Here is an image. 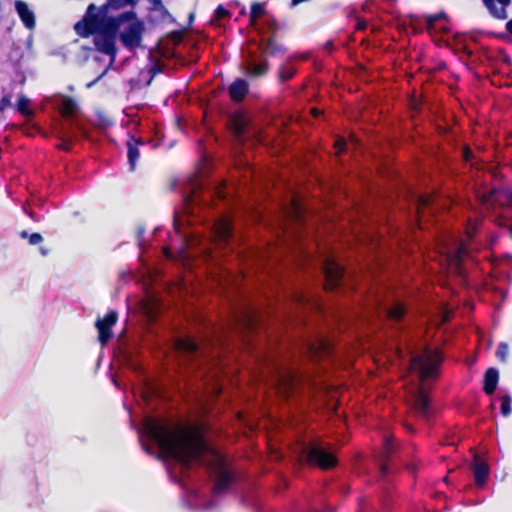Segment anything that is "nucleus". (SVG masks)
I'll use <instances>...</instances> for the list:
<instances>
[{
	"label": "nucleus",
	"mask_w": 512,
	"mask_h": 512,
	"mask_svg": "<svg viewBox=\"0 0 512 512\" xmlns=\"http://www.w3.org/2000/svg\"><path fill=\"white\" fill-rule=\"evenodd\" d=\"M232 325L241 331H251L258 325V316L254 309L244 307L233 313Z\"/></svg>",
	"instance_id": "obj_13"
},
{
	"label": "nucleus",
	"mask_w": 512,
	"mask_h": 512,
	"mask_svg": "<svg viewBox=\"0 0 512 512\" xmlns=\"http://www.w3.org/2000/svg\"><path fill=\"white\" fill-rule=\"evenodd\" d=\"M126 23V27L120 31L117 38L126 49L134 50L141 43L144 23L137 18Z\"/></svg>",
	"instance_id": "obj_10"
},
{
	"label": "nucleus",
	"mask_w": 512,
	"mask_h": 512,
	"mask_svg": "<svg viewBox=\"0 0 512 512\" xmlns=\"http://www.w3.org/2000/svg\"><path fill=\"white\" fill-rule=\"evenodd\" d=\"M49 102L67 122L66 124L59 123L58 134L62 141L59 148L69 151L72 142L76 139V131L85 133L84 125L77 117L80 110L79 105L73 98L63 94L51 96Z\"/></svg>",
	"instance_id": "obj_5"
},
{
	"label": "nucleus",
	"mask_w": 512,
	"mask_h": 512,
	"mask_svg": "<svg viewBox=\"0 0 512 512\" xmlns=\"http://www.w3.org/2000/svg\"><path fill=\"white\" fill-rule=\"evenodd\" d=\"M366 27H367V22L365 20H361V19L357 20L356 28L358 30H365Z\"/></svg>",
	"instance_id": "obj_45"
},
{
	"label": "nucleus",
	"mask_w": 512,
	"mask_h": 512,
	"mask_svg": "<svg viewBox=\"0 0 512 512\" xmlns=\"http://www.w3.org/2000/svg\"><path fill=\"white\" fill-rule=\"evenodd\" d=\"M319 349L323 350V352H328V350H329L328 343L325 342V341H321L320 344H319Z\"/></svg>",
	"instance_id": "obj_46"
},
{
	"label": "nucleus",
	"mask_w": 512,
	"mask_h": 512,
	"mask_svg": "<svg viewBox=\"0 0 512 512\" xmlns=\"http://www.w3.org/2000/svg\"><path fill=\"white\" fill-rule=\"evenodd\" d=\"M265 14V8L262 3H253L250 9V23L253 27H256L258 25V19L260 17H264Z\"/></svg>",
	"instance_id": "obj_31"
},
{
	"label": "nucleus",
	"mask_w": 512,
	"mask_h": 512,
	"mask_svg": "<svg viewBox=\"0 0 512 512\" xmlns=\"http://www.w3.org/2000/svg\"><path fill=\"white\" fill-rule=\"evenodd\" d=\"M336 144L339 153H343L346 150V142L343 139H338Z\"/></svg>",
	"instance_id": "obj_43"
},
{
	"label": "nucleus",
	"mask_w": 512,
	"mask_h": 512,
	"mask_svg": "<svg viewBox=\"0 0 512 512\" xmlns=\"http://www.w3.org/2000/svg\"><path fill=\"white\" fill-rule=\"evenodd\" d=\"M464 51L467 55L471 56L472 55V52L466 47L464 46Z\"/></svg>",
	"instance_id": "obj_58"
},
{
	"label": "nucleus",
	"mask_w": 512,
	"mask_h": 512,
	"mask_svg": "<svg viewBox=\"0 0 512 512\" xmlns=\"http://www.w3.org/2000/svg\"><path fill=\"white\" fill-rule=\"evenodd\" d=\"M454 255V259L458 262L461 261V259L467 254V247L461 243L458 245V247L456 248V250L453 252Z\"/></svg>",
	"instance_id": "obj_39"
},
{
	"label": "nucleus",
	"mask_w": 512,
	"mask_h": 512,
	"mask_svg": "<svg viewBox=\"0 0 512 512\" xmlns=\"http://www.w3.org/2000/svg\"><path fill=\"white\" fill-rule=\"evenodd\" d=\"M160 231V226H156L153 230V234H157Z\"/></svg>",
	"instance_id": "obj_60"
},
{
	"label": "nucleus",
	"mask_w": 512,
	"mask_h": 512,
	"mask_svg": "<svg viewBox=\"0 0 512 512\" xmlns=\"http://www.w3.org/2000/svg\"><path fill=\"white\" fill-rule=\"evenodd\" d=\"M135 19L136 12L134 10L124 11L117 16H112L97 22V32L117 38L120 33V27L126 22Z\"/></svg>",
	"instance_id": "obj_8"
},
{
	"label": "nucleus",
	"mask_w": 512,
	"mask_h": 512,
	"mask_svg": "<svg viewBox=\"0 0 512 512\" xmlns=\"http://www.w3.org/2000/svg\"><path fill=\"white\" fill-rule=\"evenodd\" d=\"M103 76V74H101L100 76H98L95 80H93L92 82L88 83L87 84V87L90 88L92 87L96 82H98L100 80V78Z\"/></svg>",
	"instance_id": "obj_52"
},
{
	"label": "nucleus",
	"mask_w": 512,
	"mask_h": 512,
	"mask_svg": "<svg viewBox=\"0 0 512 512\" xmlns=\"http://www.w3.org/2000/svg\"><path fill=\"white\" fill-rule=\"evenodd\" d=\"M139 145H144V142L141 139L135 138L134 136L129 137V139L126 141L129 171L131 172L135 170L137 160L140 156L138 149Z\"/></svg>",
	"instance_id": "obj_21"
},
{
	"label": "nucleus",
	"mask_w": 512,
	"mask_h": 512,
	"mask_svg": "<svg viewBox=\"0 0 512 512\" xmlns=\"http://www.w3.org/2000/svg\"><path fill=\"white\" fill-rule=\"evenodd\" d=\"M441 357L436 351L425 350L421 354L412 355L409 359V370L416 374L419 384L414 392V405L417 411L424 417L431 415L430 398L422 387L425 379L436 376Z\"/></svg>",
	"instance_id": "obj_4"
},
{
	"label": "nucleus",
	"mask_w": 512,
	"mask_h": 512,
	"mask_svg": "<svg viewBox=\"0 0 512 512\" xmlns=\"http://www.w3.org/2000/svg\"><path fill=\"white\" fill-rule=\"evenodd\" d=\"M499 381V372L496 368H489L486 370L484 375V385L483 390L487 395H492Z\"/></svg>",
	"instance_id": "obj_23"
},
{
	"label": "nucleus",
	"mask_w": 512,
	"mask_h": 512,
	"mask_svg": "<svg viewBox=\"0 0 512 512\" xmlns=\"http://www.w3.org/2000/svg\"><path fill=\"white\" fill-rule=\"evenodd\" d=\"M294 57H289L285 63H283L278 70V77L280 82L284 83L293 78L296 74V69L293 66Z\"/></svg>",
	"instance_id": "obj_25"
},
{
	"label": "nucleus",
	"mask_w": 512,
	"mask_h": 512,
	"mask_svg": "<svg viewBox=\"0 0 512 512\" xmlns=\"http://www.w3.org/2000/svg\"><path fill=\"white\" fill-rule=\"evenodd\" d=\"M155 49L156 50H159L160 49V38L156 40L155 42Z\"/></svg>",
	"instance_id": "obj_56"
},
{
	"label": "nucleus",
	"mask_w": 512,
	"mask_h": 512,
	"mask_svg": "<svg viewBox=\"0 0 512 512\" xmlns=\"http://www.w3.org/2000/svg\"><path fill=\"white\" fill-rule=\"evenodd\" d=\"M30 99L25 95H20L16 103V110L24 116L30 115L29 109Z\"/></svg>",
	"instance_id": "obj_35"
},
{
	"label": "nucleus",
	"mask_w": 512,
	"mask_h": 512,
	"mask_svg": "<svg viewBox=\"0 0 512 512\" xmlns=\"http://www.w3.org/2000/svg\"><path fill=\"white\" fill-rule=\"evenodd\" d=\"M153 6L155 10L160 9V0H152Z\"/></svg>",
	"instance_id": "obj_51"
},
{
	"label": "nucleus",
	"mask_w": 512,
	"mask_h": 512,
	"mask_svg": "<svg viewBox=\"0 0 512 512\" xmlns=\"http://www.w3.org/2000/svg\"><path fill=\"white\" fill-rule=\"evenodd\" d=\"M28 215L31 217V218H34V214L32 212H29Z\"/></svg>",
	"instance_id": "obj_64"
},
{
	"label": "nucleus",
	"mask_w": 512,
	"mask_h": 512,
	"mask_svg": "<svg viewBox=\"0 0 512 512\" xmlns=\"http://www.w3.org/2000/svg\"><path fill=\"white\" fill-rule=\"evenodd\" d=\"M40 252L42 255L46 256L48 254V249L42 247V248H40Z\"/></svg>",
	"instance_id": "obj_55"
},
{
	"label": "nucleus",
	"mask_w": 512,
	"mask_h": 512,
	"mask_svg": "<svg viewBox=\"0 0 512 512\" xmlns=\"http://www.w3.org/2000/svg\"><path fill=\"white\" fill-rule=\"evenodd\" d=\"M182 443L183 457L180 469L183 477L196 481L194 472L202 473L213 480L210 491L213 494L225 492L233 481L225 458L204 439L199 432H185Z\"/></svg>",
	"instance_id": "obj_2"
},
{
	"label": "nucleus",
	"mask_w": 512,
	"mask_h": 512,
	"mask_svg": "<svg viewBox=\"0 0 512 512\" xmlns=\"http://www.w3.org/2000/svg\"><path fill=\"white\" fill-rule=\"evenodd\" d=\"M506 30L512 34V19L506 23Z\"/></svg>",
	"instance_id": "obj_49"
},
{
	"label": "nucleus",
	"mask_w": 512,
	"mask_h": 512,
	"mask_svg": "<svg viewBox=\"0 0 512 512\" xmlns=\"http://www.w3.org/2000/svg\"><path fill=\"white\" fill-rule=\"evenodd\" d=\"M397 449L393 436L385 434L383 437V448L377 457L379 474L384 477L389 473V459Z\"/></svg>",
	"instance_id": "obj_14"
},
{
	"label": "nucleus",
	"mask_w": 512,
	"mask_h": 512,
	"mask_svg": "<svg viewBox=\"0 0 512 512\" xmlns=\"http://www.w3.org/2000/svg\"><path fill=\"white\" fill-rule=\"evenodd\" d=\"M128 274L125 273V272H122L120 275H119V281H126V279L128 278Z\"/></svg>",
	"instance_id": "obj_50"
},
{
	"label": "nucleus",
	"mask_w": 512,
	"mask_h": 512,
	"mask_svg": "<svg viewBox=\"0 0 512 512\" xmlns=\"http://www.w3.org/2000/svg\"><path fill=\"white\" fill-rule=\"evenodd\" d=\"M509 353V346L505 342H501L497 348L496 356L502 361L505 362L507 360V356Z\"/></svg>",
	"instance_id": "obj_38"
},
{
	"label": "nucleus",
	"mask_w": 512,
	"mask_h": 512,
	"mask_svg": "<svg viewBox=\"0 0 512 512\" xmlns=\"http://www.w3.org/2000/svg\"><path fill=\"white\" fill-rule=\"evenodd\" d=\"M249 90L248 82L245 79L237 78L228 87L231 99L235 102H241L247 95Z\"/></svg>",
	"instance_id": "obj_22"
},
{
	"label": "nucleus",
	"mask_w": 512,
	"mask_h": 512,
	"mask_svg": "<svg viewBox=\"0 0 512 512\" xmlns=\"http://www.w3.org/2000/svg\"><path fill=\"white\" fill-rule=\"evenodd\" d=\"M139 0H109L112 10H119L126 6H135Z\"/></svg>",
	"instance_id": "obj_36"
},
{
	"label": "nucleus",
	"mask_w": 512,
	"mask_h": 512,
	"mask_svg": "<svg viewBox=\"0 0 512 512\" xmlns=\"http://www.w3.org/2000/svg\"><path fill=\"white\" fill-rule=\"evenodd\" d=\"M20 236H21L22 238H28V239H29L30 234H29L27 231H25V230H24V231H22V232L20 233Z\"/></svg>",
	"instance_id": "obj_53"
},
{
	"label": "nucleus",
	"mask_w": 512,
	"mask_h": 512,
	"mask_svg": "<svg viewBox=\"0 0 512 512\" xmlns=\"http://www.w3.org/2000/svg\"><path fill=\"white\" fill-rule=\"evenodd\" d=\"M161 397H162V401L164 400V389L162 388V394H161Z\"/></svg>",
	"instance_id": "obj_63"
},
{
	"label": "nucleus",
	"mask_w": 512,
	"mask_h": 512,
	"mask_svg": "<svg viewBox=\"0 0 512 512\" xmlns=\"http://www.w3.org/2000/svg\"><path fill=\"white\" fill-rule=\"evenodd\" d=\"M180 349L191 356L197 355L199 350L198 343L192 338H186L179 342Z\"/></svg>",
	"instance_id": "obj_30"
},
{
	"label": "nucleus",
	"mask_w": 512,
	"mask_h": 512,
	"mask_svg": "<svg viewBox=\"0 0 512 512\" xmlns=\"http://www.w3.org/2000/svg\"><path fill=\"white\" fill-rule=\"evenodd\" d=\"M212 507H213V503L211 501H209L207 504L203 505L204 509H211Z\"/></svg>",
	"instance_id": "obj_54"
},
{
	"label": "nucleus",
	"mask_w": 512,
	"mask_h": 512,
	"mask_svg": "<svg viewBox=\"0 0 512 512\" xmlns=\"http://www.w3.org/2000/svg\"><path fill=\"white\" fill-rule=\"evenodd\" d=\"M181 187L183 203V214L174 213V228L181 233L184 225H191L194 222L198 211L206 209L215 199L224 201L229 197V191L224 182L210 183L199 177H193L186 181L174 180L171 183V190Z\"/></svg>",
	"instance_id": "obj_3"
},
{
	"label": "nucleus",
	"mask_w": 512,
	"mask_h": 512,
	"mask_svg": "<svg viewBox=\"0 0 512 512\" xmlns=\"http://www.w3.org/2000/svg\"><path fill=\"white\" fill-rule=\"evenodd\" d=\"M112 9V6L109 4V0L106 1L103 5H101L99 8L95 5V9L91 11V17L96 21L99 22L103 19L110 18L109 16V10Z\"/></svg>",
	"instance_id": "obj_29"
},
{
	"label": "nucleus",
	"mask_w": 512,
	"mask_h": 512,
	"mask_svg": "<svg viewBox=\"0 0 512 512\" xmlns=\"http://www.w3.org/2000/svg\"><path fill=\"white\" fill-rule=\"evenodd\" d=\"M23 56L24 52L22 47L14 44L8 54V59L13 64V66L17 68Z\"/></svg>",
	"instance_id": "obj_33"
},
{
	"label": "nucleus",
	"mask_w": 512,
	"mask_h": 512,
	"mask_svg": "<svg viewBox=\"0 0 512 512\" xmlns=\"http://www.w3.org/2000/svg\"><path fill=\"white\" fill-rule=\"evenodd\" d=\"M230 12L223 6L219 5L213 14V18L211 19V23L213 25H219V22L223 19H229L230 18Z\"/></svg>",
	"instance_id": "obj_34"
},
{
	"label": "nucleus",
	"mask_w": 512,
	"mask_h": 512,
	"mask_svg": "<svg viewBox=\"0 0 512 512\" xmlns=\"http://www.w3.org/2000/svg\"><path fill=\"white\" fill-rule=\"evenodd\" d=\"M11 106V99L9 95H4L0 100V111H4Z\"/></svg>",
	"instance_id": "obj_42"
},
{
	"label": "nucleus",
	"mask_w": 512,
	"mask_h": 512,
	"mask_svg": "<svg viewBox=\"0 0 512 512\" xmlns=\"http://www.w3.org/2000/svg\"><path fill=\"white\" fill-rule=\"evenodd\" d=\"M138 226L140 275L143 297L139 312L143 321L141 348L123 346L116 354L118 363L133 374L130 388L140 410V423L131 420L137 433H160V257Z\"/></svg>",
	"instance_id": "obj_1"
},
{
	"label": "nucleus",
	"mask_w": 512,
	"mask_h": 512,
	"mask_svg": "<svg viewBox=\"0 0 512 512\" xmlns=\"http://www.w3.org/2000/svg\"><path fill=\"white\" fill-rule=\"evenodd\" d=\"M93 9H95V4H90L85 16L74 25L75 32L81 37L95 36L97 33V22L91 17Z\"/></svg>",
	"instance_id": "obj_16"
},
{
	"label": "nucleus",
	"mask_w": 512,
	"mask_h": 512,
	"mask_svg": "<svg viewBox=\"0 0 512 512\" xmlns=\"http://www.w3.org/2000/svg\"><path fill=\"white\" fill-rule=\"evenodd\" d=\"M161 251H162V258L163 257H169L170 256V252L168 251V249L162 245V248H161Z\"/></svg>",
	"instance_id": "obj_48"
},
{
	"label": "nucleus",
	"mask_w": 512,
	"mask_h": 512,
	"mask_svg": "<svg viewBox=\"0 0 512 512\" xmlns=\"http://www.w3.org/2000/svg\"><path fill=\"white\" fill-rule=\"evenodd\" d=\"M117 319L118 313L114 310H110L103 318H97L95 322V328L98 332V341L102 347L107 345L108 342L113 338L114 333L112 328L116 324Z\"/></svg>",
	"instance_id": "obj_11"
},
{
	"label": "nucleus",
	"mask_w": 512,
	"mask_h": 512,
	"mask_svg": "<svg viewBox=\"0 0 512 512\" xmlns=\"http://www.w3.org/2000/svg\"><path fill=\"white\" fill-rule=\"evenodd\" d=\"M162 463L166 462L169 457V443L167 437V425L164 415L162 414Z\"/></svg>",
	"instance_id": "obj_32"
},
{
	"label": "nucleus",
	"mask_w": 512,
	"mask_h": 512,
	"mask_svg": "<svg viewBox=\"0 0 512 512\" xmlns=\"http://www.w3.org/2000/svg\"><path fill=\"white\" fill-rule=\"evenodd\" d=\"M255 28L258 29L260 33H276L278 25L276 20L272 16L264 15V17L261 20V23L258 24Z\"/></svg>",
	"instance_id": "obj_26"
},
{
	"label": "nucleus",
	"mask_w": 512,
	"mask_h": 512,
	"mask_svg": "<svg viewBox=\"0 0 512 512\" xmlns=\"http://www.w3.org/2000/svg\"><path fill=\"white\" fill-rule=\"evenodd\" d=\"M193 493H194L195 498L197 499L199 497L198 491H194Z\"/></svg>",
	"instance_id": "obj_61"
},
{
	"label": "nucleus",
	"mask_w": 512,
	"mask_h": 512,
	"mask_svg": "<svg viewBox=\"0 0 512 512\" xmlns=\"http://www.w3.org/2000/svg\"><path fill=\"white\" fill-rule=\"evenodd\" d=\"M214 238L224 244H228L234 237L233 221L228 215H220L212 224Z\"/></svg>",
	"instance_id": "obj_12"
},
{
	"label": "nucleus",
	"mask_w": 512,
	"mask_h": 512,
	"mask_svg": "<svg viewBox=\"0 0 512 512\" xmlns=\"http://www.w3.org/2000/svg\"><path fill=\"white\" fill-rule=\"evenodd\" d=\"M15 11L17 12L19 18L21 19L23 25L27 29H33L36 24L35 14L29 8L28 4L22 0H16L14 2Z\"/></svg>",
	"instance_id": "obj_18"
},
{
	"label": "nucleus",
	"mask_w": 512,
	"mask_h": 512,
	"mask_svg": "<svg viewBox=\"0 0 512 512\" xmlns=\"http://www.w3.org/2000/svg\"><path fill=\"white\" fill-rule=\"evenodd\" d=\"M185 28L176 22L175 18L168 12L162 4V60L165 57L176 56V52L167 45L173 46L182 42ZM165 70V64L162 61V72Z\"/></svg>",
	"instance_id": "obj_6"
},
{
	"label": "nucleus",
	"mask_w": 512,
	"mask_h": 512,
	"mask_svg": "<svg viewBox=\"0 0 512 512\" xmlns=\"http://www.w3.org/2000/svg\"><path fill=\"white\" fill-rule=\"evenodd\" d=\"M322 269L325 278V288L327 290H336L344 285L346 271L336 260L327 258L324 261Z\"/></svg>",
	"instance_id": "obj_9"
},
{
	"label": "nucleus",
	"mask_w": 512,
	"mask_h": 512,
	"mask_svg": "<svg viewBox=\"0 0 512 512\" xmlns=\"http://www.w3.org/2000/svg\"><path fill=\"white\" fill-rule=\"evenodd\" d=\"M116 40V37L97 32L93 38V43L97 51L110 56L111 62H113L117 54Z\"/></svg>",
	"instance_id": "obj_15"
},
{
	"label": "nucleus",
	"mask_w": 512,
	"mask_h": 512,
	"mask_svg": "<svg viewBox=\"0 0 512 512\" xmlns=\"http://www.w3.org/2000/svg\"><path fill=\"white\" fill-rule=\"evenodd\" d=\"M511 397L505 395L501 398V413L504 417H507L511 413Z\"/></svg>",
	"instance_id": "obj_37"
},
{
	"label": "nucleus",
	"mask_w": 512,
	"mask_h": 512,
	"mask_svg": "<svg viewBox=\"0 0 512 512\" xmlns=\"http://www.w3.org/2000/svg\"><path fill=\"white\" fill-rule=\"evenodd\" d=\"M194 20V13L189 14V24L192 23Z\"/></svg>",
	"instance_id": "obj_59"
},
{
	"label": "nucleus",
	"mask_w": 512,
	"mask_h": 512,
	"mask_svg": "<svg viewBox=\"0 0 512 512\" xmlns=\"http://www.w3.org/2000/svg\"><path fill=\"white\" fill-rule=\"evenodd\" d=\"M475 483L477 486L482 487L486 483L489 474V467L483 461H477L473 467Z\"/></svg>",
	"instance_id": "obj_24"
},
{
	"label": "nucleus",
	"mask_w": 512,
	"mask_h": 512,
	"mask_svg": "<svg viewBox=\"0 0 512 512\" xmlns=\"http://www.w3.org/2000/svg\"><path fill=\"white\" fill-rule=\"evenodd\" d=\"M327 511H329V512H335V509H334V508H330V507H329V508H327Z\"/></svg>",
	"instance_id": "obj_62"
},
{
	"label": "nucleus",
	"mask_w": 512,
	"mask_h": 512,
	"mask_svg": "<svg viewBox=\"0 0 512 512\" xmlns=\"http://www.w3.org/2000/svg\"><path fill=\"white\" fill-rule=\"evenodd\" d=\"M307 459L310 463L322 469H331L337 466L338 460L330 447L322 444L312 445L306 448Z\"/></svg>",
	"instance_id": "obj_7"
},
{
	"label": "nucleus",
	"mask_w": 512,
	"mask_h": 512,
	"mask_svg": "<svg viewBox=\"0 0 512 512\" xmlns=\"http://www.w3.org/2000/svg\"><path fill=\"white\" fill-rule=\"evenodd\" d=\"M386 314L390 319L400 321L406 314V307L397 302L386 309Z\"/></svg>",
	"instance_id": "obj_28"
},
{
	"label": "nucleus",
	"mask_w": 512,
	"mask_h": 512,
	"mask_svg": "<svg viewBox=\"0 0 512 512\" xmlns=\"http://www.w3.org/2000/svg\"><path fill=\"white\" fill-rule=\"evenodd\" d=\"M261 49L272 56L284 53L285 51V49L279 45L273 37L263 40L261 43Z\"/></svg>",
	"instance_id": "obj_27"
},
{
	"label": "nucleus",
	"mask_w": 512,
	"mask_h": 512,
	"mask_svg": "<svg viewBox=\"0 0 512 512\" xmlns=\"http://www.w3.org/2000/svg\"><path fill=\"white\" fill-rule=\"evenodd\" d=\"M417 201H418V209H420L421 206L428 205V200L425 199L424 197H420Z\"/></svg>",
	"instance_id": "obj_47"
},
{
	"label": "nucleus",
	"mask_w": 512,
	"mask_h": 512,
	"mask_svg": "<svg viewBox=\"0 0 512 512\" xmlns=\"http://www.w3.org/2000/svg\"><path fill=\"white\" fill-rule=\"evenodd\" d=\"M112 381H113V384L114 386L117 388V389H126L127 388V385L125 383H122L121 381H119L118 379L116 378H112Z\"/></svg>",
	"instance_id": "obj_44"
},
{
	"label": "nucleus",
	"mask_w": 512,
	"mask_h": 512,
	"mask_svg": "<svg viewBox=\"0 0 512 512\" xmlns=\"http://www.w3.org/2000/svg\"><path fill=\"white\" fill-rule=\"evenodd\" d=\"M447 16L445 13H438L434 15H428L425 18V24L427 30L432 33H442L446 34L450 31L449 27L445 23H441V21L446 20Z\"/></svg>",
	"instance_id": "obj_19"
},
{
	"label": "nucleus",
	"mask_w": 512,
	"mask_h": 512,
	"mask_svg": "<svg viewBox=\"0 0 512 512\" xmlns=\"http://www.w3.org/2000/svg\"><path fill=\"white\" fill-rule=\"evenodd\" d=\"M268 62L266 60H258L254 55L250 54L244 61L245 72L251 77H260L267 73Z\"/></svg>",
	"instance_id": "obj_17"
},
{
	"label": "nucleus",
	"mask_w": 512,
	"mask_h": 512,
	"mask_svg": "<svg viewBox=\"0 0 512 512\" xmlns=\"http://www.w3.org/2000/svg\"><path fill=\"white\" fill-rule=\"evenodd\" d=\"M158 73H160V66H159V63L156 61L155 63H153V65L151 66V69L149 71L150 77H149V80L147 81V84H150L153 77L155 75H157Z\"/></svg>",
	"instance_id": "obj_41"
},
{
	"label": "nucleus",
	"mask_w": 512,
	"mask_h": 512,
	"mask_svg": "<svg viewBox=\"0 0 512 512\" xmlns=\"http://www.w3.org/2000/svg\"><path fill=\"white\" fill-rule=\"evenodd\" d=\"M462 35H455V39L458 43H461L462 42Z\"/></svg>",
	"instance_id": "obj_57"
},
{
	"label": "nucleus",
	"mask_w": 512,
	"mask_h": 512,
	"mask_svg": "<svg viewBox=\"0 0 512 512\" xmlns=\"http://www.w3.org/2000/svg\"><path fill=\"white\" fill-rule=\"evenodd\" d=\"M28 241L31 245H37L43 241V237L40 233L35 232L30 234Z\"/></svg>",
	"instance_id": "obj_40"
},
{
	"label": "nucleus",
	"mask_w": 512,
	"mask_h": 512,
	"mask_svg": "<svg viewBox=\"0 0 512 512\" xmlns=\"http://www.w3.org/2000/svg\"><path fill=\"white\" fill-rule=\"evenodd\" d=\"M483 3L494 18L504 20L508 17L506 8L511 0H483Z\"/></svg>",
	"instance_id": "obj_20"
}]
</instances>
